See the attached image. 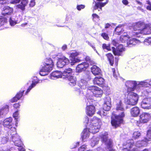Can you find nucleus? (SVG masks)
<instances>
[{"label": "nucleus", "mask_w": 151, "mask_h": 151, "mask_svg": "<svg viewBox=\"0 0 151 151\" xmlns=\"http://www.w3.org/2000/svg\"><path fill=\"white\" fill-rule=\"evenodd\" d=\"M148 84L149 83L147 82L146 81H144L138 82L137 86H138V87L141 86L145 87V88L148 86Z\"/></svg>", "instance_id": "obj_35"}, {"label": "nucleus", "mask_w": 151, "mask_h": 151, "mask_svg": "<svg viewBox=\"0 0 151 151\" xmlns=\"http://www.w3.org/2000/svg\"><path fill=\"white\" fill-rule=\"evenodd\" d=\"M108 134L107 132H104L101 133L100 134V136L102 142L107 145L109 149H110L111 147L112 141L111 139L108 138Z\"/></svg>", "instance_id": "obj_4"}, {"label": "nucleus", "mask_w": 151, "mask_h": 151, "mask_svg": "<svg viewBox=\"0 0 151 151\" xmlns=\"http://www.w3.org/2000/svg\"><path fill=\"white\" fill-rule=\"evenodd\" d=\"M86 113L87 115L91 116L94 113V106L92 105L88 106L86 108Z\"/></svg>", "instance_id": "obj_22"}, {"label": "nucleus", "mask_w": 151, "mask_h": 151, "mask_svg": "<svg viewBox=\"0 0 151 151\" xmlns=\"http://www.w3.org/2000/svg\"><path fill=\"white\" fill-rule=\"evenodd\" d=\"M147 142L148 141L145 139L144 141L142 140L141 141H138L135 143V145H134L133 140H127L124 144V146L126 147H124V148L127 149L129 147L130 148L132 147L135 148V147H139L146 145V144Z\"/></svg>", "instance_id": "obj_2"}, {"label": "nucleus", "mask_w": 151, "mask_h": 151, "mask_svg": "<svg viewBox=\"0 0 151 151\" xmlns=\"http://www.w3.org/2000/svg\"><path fill=\"white\" fill-rule=\"evenodd\" d=\"M145 25L146 24L144 22H142L137 23L133 28L134 30L133 32H138L139 30H142L143 28L145 27Z\"/></svg>", "instance_id": "obj_16"}, {"label": "nucleus", "mask_w": 151, "mask_h": 151, "mask_svg": "<svg viewBox=\"0 0 151 151\" xmlns=\"http://www.w3.org/2000/svg\"><path fill=\"white\" fill-rule=\"evenodd\" d=\"M88 78V75L86 74L83 76V78L81 80V82L83 84H86L87 83V80Z\"/></svg>", "instance_id": "obj_37"}, {"label": "nucleus", "mask_w": 151, "mask_h": 151, "mask_svg": "<svg viewBox=\"0 0 151 151\" xmlns=\"http://www.w3.org/2000/svg\"><path fill=\"white\" fill-rule=\"evenodd\" d=\"M140 112L139 108L137 106L132 108L130 111L131 116L134 117L137 116L139 114Z\"/></svg>", "instance_id": "obj_19"}, {"label": "nucleus", "mask_w": 151, "mask_h": 151, "mask_svg": "<svg viewBox=\"0 0 151 151\" xmlns=\"http://www.w3.org/2000/svg\"><path fill=\"white\" fill-rule=\"evenodd\" d=\"M44 63L47 65H50V66L54 65V63L50 58H47L45 62Z\"/></svg>", "instance_id": "obj_40"}, {"label": "nucleus", "mask_w": 151, "mask_h": 151, "mask_svg": "<svg viewBox=\"0 0 151 151\" xmlns=\"http://www.w3.org/2000/svg\"><path fill=\"white\" fill-rule=\"evenodd\" d=\"M24 91V90H20L17 92L15 96L11 99L10 102L11 103L16 102L20 99L22 97Z\"/></svg>", "instance_id": "obj_15"}, {"label": "nucleus", "mask_w": 151, "mask_h": 151, "mask_svg": "<svg viewBox=\"0 0 151 151\" xmlns=\"http://www.w3.org/2000/svg\"><path fill=\"white\" fill-rule=\"evenodd\" d=\"M125 143H124L123 145V150H124L125 149H126L124 148V147H126L124 146ZM126 149L128 150V151H137V148H135L134 147H132L130 148L129 147L127 149Z\"/></svg>", "instance_id": "obj_46"}, {"label": "nucleus", "mask_w": 151, "mask_h": 151, "mask_svg": "<svg viewBox=\"0 0 151 151\" xmlns=\"http://www.w3.org/2000/svg\"><path fill=\"white\" fill-rule=\"evenodd\" d=\"M116 109L118 111H122L119 115L115 116L113 115L111 117V124L112 125L116 128L119 127L120 124L123 122V119L125 116L124 112V109L123 108V105L121 101L116 104Z\"/></svg>", "instance_id": "obj_1"}, {"label": "nucleus", "mask_w": 151, "mask_h": 151, "mask_svg": "<svg viewBox=\"0 0 151 151\" xmlns=\"http://www.w3.org/2000/svg\"><path fill=\"white\" fill-rule=\"evenodd\" d=\"M122 25H119L116 27L115 29L116 34L120 35L122 34H125L127 31L122 28Z\"/></svg>", "instance_id": "obj_21"}, {"label": "nucleus", "mask_w": 151, "mask_h": 151, "mask_svg": "<svg viewBox=\"0 0 151 151\" xmlns=\"http://www.w3.org/2000/svg\"><path fill=\"white\" fill-rule=\"evenodd\" d=\"M35 0H31L29 4V6L31 7H33L35 5Z\"/></svg>", "instance_id": "obj_56"}, {"label": "nucleus", "mask_w": 151, "mask_h": 151, "mask_svg": "<svg viewBox=\"0 0 151 151\" xmlns=\"http://www.w3.org/2000/svg\"><path fill=\"white\" fill-rule=\"evenodd\" d=\"M140 43V42L139 40L135 38H133L130 39L129 41L127 42V44L128 46L130 47L131 45H135L137 44Z\"/></svg>", "instance_id": "obj_27"}, {"label": "nucleus", "mask_w": 151, "mask_h": 151, "mask_svg": "<svg viewBox=\"0 0 151 151\" xmlns=\"http://www.w3.org/2000/svg\"><path fill=\"white\" fill-rule=\"evenodd\" d=\"M141 107L144 109H151V98H144L141 103Z\"/></svg>", "instance_id": "obj_6"}, {"label": "nucleus", "mask_w": 151, "mask_h": 151, "mask_svg": "<svg viewBox=\"0 0 151 151\" xmlns=\"http://www.w3.org/2000/svg\"><path fill=\"white\" fill-rule=\"evenodd\" d=\"M50 77L52 79H54L55 78L63 77V76H62V73H61L60 71H55L51 73Z\"/></svg>", "instance_id": "obj_23"}, {"label": "nucleus", "mask_w": 151, "mask_h": 151, "mask_svg": "<svg viewBox=\"0 0 151 151\" xmlns=\"http://www.w3.org/2000/svg\"><path fill=\"white\" fill-rule=\"evenodd\" d=\"M8 141V139L6 137H3L1 139V142L3 144L6 143Z\"/></svg>", "instance_id": "obj_51"}, {"label": "nucleus", "mask_w": 151, "mask_h": 151, "mask_svg": "<svg viewBox=\"0 0 151 151\" xmlns=\"http://www.w3.org/2000/svg\"><path fill=\"white\" fill-rule=\"evenodd\" d=\"M147 4L146 9L148 10L151 11V3L149 1H148Z\"/></svg>", "instance_id": "obj_52"}, {"label": "nucleus", "mask_w": 151, "mask_h": 151, "mask_svg": "<svg viewBox=\"0 0 151 151\" xmlns=\"http://www.w3.org/2000/svg\"><path fill=\"white\" fill-rule=\"evenodd\" d=\"M104 82V80L102 77V76H95V85L101 87Z\"/></svg>", "instance_id": "obj_18"}, {"label": "nucleus", "mask_w": 151, "mask_h": 151, "mask_svg": "<svg viewBox=\"0 0 151 151\" xmlns=\"http://www.w3.org/2000/svg\"><path fill=\"white\" fill-rule=\"evenodd\" d=\"M102 47L104 49H106L108 50H109L110 49L109 45H106V44H104L103 45Z\"/></svg>", "instance_id": "obj_50"}, {"label": "nucleus", "mask_w": 151, "mask_h": 151, "mask_svg": "<svg viewBox=\"0 0 151 151\" xmlns=\"http://www.w3.org/2000/svg\"><path fill=\"white\" fill-rule=\"evenodd\" d=\"M104 103L103 105V109L106 111H109L111 106V100L108 96H106L104 99Z\"/></svg>", "instance_id": "obj_8"}, {"label": "nucleus", "mask_w": 151, "mask_h": 151, "mask_svg": "<svg viewBox=\"0 0 151 151\" xmlns=\"http://www.w3.org/2000/svg\"><path fill=\"white\" fill-rule=\"evenodd\" d=\"M122 3L126 6L129 3L127 0H122Z\"/></svg>", "instance_id": "obj_58"}, {"label": "nucleus", "mask_w": 151, "mask_h": 151, "mask_svg": "<svg viewBox=\"0 0 151 151\" xmlns=\"http://www.w3.org/2000/svg\"><path fill=\"white\" fill-rule=\"evenodd\" d=\"M67 48V46L66 45H63L62 47V49L63 50H65Z\"/></svg>", "instance_id": "obj_61"}, {"label": "nucleus", "mask_w": 151, "mask_h": 151, "mask_svg": "<svg viewBox=\"0 0 151 151\" xmlns=\"http://www.w3.org/2000/svg\"><path fill=\"white\" fill-rule=\"evenodd\" d=\"M69 63L68 59L64 56L58 58V61L57 63V66L59 68H62Z\"/></svg>", "instance_id": "obj_9"}, {"label": "nucleus", "mask_w": 151, "mask_h": 151, "mask_svg": "<svg viewBox=\"0 0 151 151\" xmlns=\"http://www.w3.org/2000/svg\"><path fill=\"white\" fill-rule=\"evenodd\" d=\"M103 93V91L101 88L95 86V97H100L102 96Z\"/></svg>", "instance_id": "obj_30"}, {"label": "nucleus", "mask_w": 151, "mask_h": 151, "mask_svg": "<svg viewBox=\"0 0 151 151\" xmlns=\"http://www.w3.org/2000/svg\"><path fill=\"white\" fill-rule=\"evenodd\" d=\"M101 36L105 40H108L109 39V37L107 34L105 33H103L101 35Z\"/></svg>", "instance_id": "obj_47"}, {"label": "nucleus", "mask_w": 151, "mask_h": 151, "mask_svg": "<svg viewBox=\"0 0 151 151\" xmlns=\"http://www.w3.org/2000/svg\"><path fill=\"white\" fill-rule=\"evenodd\" d=\"M19 115V113L18 112V111H17L13 113V117L16 119L17 117Z\"/></svg>", "instance_id": "obj_53"}, {"label": "nucleus", "mask_w": 151, "mask_h": 151, "mask_svg": "<svg viewBox=\"0 0 151 151\" xmlns=\"http://www.w3.org/2000/svg\"><path fill=\"white\" fill-rule=\"evenodd\" d=\"M89 65L85 62H83L78 65L76 68L77 72L79 73L86 70L88 67Z\"/></svg>", "instance_id": "obj_12"}, {"label": "nucleus", "mask_w": 151, "mask_h": 151, "mask_svg": "<svg viewBox=\"0 0 151 151\" xmlns=\"http://www.w3.org/2000/svg\"><path fill=\"white\" fill-rule=\"evenodd\" d=\"M20 106L19 103H16L13 104V107L14 108L17 109L19 108Z\"/></svg>", "instance_id": "obj_55"}, {"label": "nucleus", "mask_w": 151, "mask_h": 151, "mask_svg": "<svg viewBox=\"0 0 151 151\" xmlns=\"http://www.w3.org/2000/svg\"><path fill=\"white\" fill-rule=\"evenodd\" d=\"M138 82L135 81H128L126 83V85L127 87L128 92L133 91L137 86Z\"/></svg>", "instance_id": "obj_7"}, {"label": "nucleus", "mask_w": 151, "mask_h": 151, "mask_svg": "<svg viewBox=\"0 0 151 151\" xmlns=\"http://www.w3.org/2000/svg\"><path fill=\"white\" fill-rule=\"evenodd\" d=\"M13 9L8 6H4L3 8L2 14L4 16L6 15H10L13 13Z\"/></svg>", "instance_id": "obj_17"}, {"label": "nucleus", "mask_w": 151, "mask_h": 151, "mask_svg": "<svg viewBox=\"0 0 151 151\" xmlns=\"http://www.w3.org/2000/svg\"><path fill=\"white\" fill-rule=\"evenodd\" d=\"M28 2H27V1H22L20 4H18L17 5L16 7L17 8L23 11L25 9V7L28 4Z\"/></svg>", "instance_id": "obj_26"}, {"label": "nucleus", "mask_w": 151, "mask_h": 151, "mask_svg": "<svg viewBox=\"0 0 151 151\" xmlns=\"http://www.w3.org/2000/svg\"><path fill=\"white\" fill-rule=\"evenodd\" d=\"M85 7V6L84 5L81 4L78 5L77 6V9L79 11L81 10V9H83Z\"/></svg>", "instance_id": "obj_49"}, {"label": "nucleus", "mask_w": 151, "mask_h": 151, "mask_svg": "<svg viewBox=\"0 0 151 151\" xmlns=\"http://www.w3.org/2000/svg\"><path fill=\"white\" fill-rule=\"evenodd\" d=\"M145 139L148 141H151V128L147 132V137Z\"/></svg>", "instance_id": "obj_38"}, {"label": "nucleus", "mask_w": 151, "mask_h": 151, "mask_svg": "<svg viewBox=\"0 0 151 151\" xmlns=\"http://www.w3.org/2000/svg\"><path fill=\"white\" fill-rule=\"evenodd\" d=\"M35 86V83H32L31 85L29 86L26 92L25 93L26 94H27L30 91L31 89Z\"/></svg>", "instance_id": "obj_45"}, {"label": "nucleus", "mask_w": 151, "mask_h": 151, "mask_svg": "<svg viewBox=\"0 0 151 151\" xmlns=\"http://www.w3.org/2000/svg\"><path fill=\"white\" fill-rule=\"evenodd\" d=\"M79 54L78 52L76 51H74L70 53V56L73 58H75V57L79 55Z\"/></svg>", "instance_id": "obj_43"}, {"label": "nucleus", "mask_w": 151, "mask_h": 151, "mask_svg": "<svg viewBox=\"0 0 151 151\" xmlns=\"http://www.w3.org/2000/svg\"><path fill=\"white\" fill-rule=\"evenodd\" d=\"M111 26V24H110L109 23H107L105 24V28L106 29L107 28H108L110 27Z\"/></svg>", "instance_id": "obj_62"}, {"label": "nucleus", "mask_w": 151, "mask_h": 151, "mask_svg": "<svg viewBox=\"0 0 151 151\" xmlns=\"http://www.w3.org/2000/svg\"><path fill=\"white\" fill-rule=\"evenodd\" d=\"M102 76L101 71L98 67L95 65V76Z\"/></svg>", "instance_id": "obj_36"}, {"label": "nucleus", "mask_w": 151, "mask_h": 151, "mask_svg": "<svg viewBox=\"0 0 151 151\" xmlns=\"http://www.w3.org/2000/svg\"><path fill=\"white\" fill-rule=\"evenodd\" d=\"M20 0H12L11 3L13 4H16L19 3Z\"/></svg>", "instance_id": "obj_57"}, {"label": "nucleus", "mask_w": 151, "mask_h": 151, "mask_svg": "<svg viewBox=\"0 0 151 151\" xmlns=\"http://www.w3.org/2000/svg\"><path fill=\"white\" fill-rule=\"evenodd\" d=\"M151 118L150 114L146 112H143L140 116V122L142 123H146Z\"/></svg>", "instance_id": "obj_13"}, {"label": "nucleus", "mask_w": 151, "mask_h": 151, "mask_svg": "<svg viewBox=\"0 0 151 151\" xmlns=\"http://www.w3.org/2000/svg\"><path fill=\"white\" fill-rule=\"evenodd\" d=\"M112 49L113 52L115 55H121L122 53L124 51V48L121 44L118 45L116 48L112 47Z\"/></svg>", "instance_id": "obj_10"}, {"label": "nucleus", "mask_w": 151, "mask_h": 151, "mask_svg": "<svg viewBox=\"0 0 151 151\" xmlns=\"http://www.w3.org/2000/svg\"><path fill=\"white\" fill-rule=\"evenodd\" d=\"M94 65H93L91 68V70L92 73L94 75Z\"/></svg>", "instance_id": "obj_60"}, {"label": "nucleus", "mask_w": 151, "mask_h": 151, "mask_svg": "<svg viewBox=\"0 0 151 151\" xmlns=\"http://www.w3.org/2000/svg\"><path fill=\"white\" fill-rule=\"evenodd\" d=\"M12 117L7 118L4 120L3 122V125L4 127H7L10 129L9 132H11L12 130L11 129L12 128Z\"/></svg>", "instance_id": "obj_11"}, {"label": "nucleus", "mask_w": 151, "mask_h": 151, "mask_svg": "<svg viewBox=\"0 0 151 151\" xmlns=\"http://www.w3.org/2000/svg\"><path fill=\"white\" fill-rule=\"evenodd\" d=\"M131 32L129 30L127 31L126 33V34H123L122 35L120 38V41L122 42H125L127 40L131 37H132L133 36H135V35H133L132 36H131L130 34H132V32Z\"/></svg>", "instance_id": "obj_14"}, {"label": "nucleus", "mask_w": 151, "mask_h": 151, "mask_svg": "<svg viewBox=\"0 0 151 151\" xmlns=\"http://www.w3.org/2000/svg\"><path fill=\"white\" fill-rule=\"evenodd\" d=\"M141 135V133L139 132H135L133 134V137L135 139L138 138Z\"/></svg>", "instance_id": "obj_42"}, {"label": "nucleus", "mask_w": 151, "mask_h": 151, "mask_svg": "<svg viewBox=\"0 0 151 151\" xmlns=\"http://www.w3.org/2000/svg\"><path fill=\"white\" fill-rule=\"evenodd\" d=\"M110 65H112L114 64V58L113 55L111 53H108L106 55Z\"/></svg>", "instance_id": "obj_34"}, {"label": "nucleus", "mask_w": 151, "mask_h": 151, "mask_svg": "<svg viewBox=\"0 0 151 151\" xmlns=\"http://www.w3.org/2000/svg\"><path fill=\"white\" fill-rule=\"evenodd\" d=\"M132 33V35L130 34L131 36L133 35H137L140 34L143 35L149 34L151 33V27L148 24H146L145 27L143 28L142 30H139L138 32H133Z\"/></svg>", "instance_id": "obj_5"}, {"label": "nucleus", "mask_w": 151, "mask_h": 151, "mask_svg": "<svg viewBox=\"0 0 151 151\" xmlns=\"http://www.w3.org/2000/svg\"><path fill=\"white\" fill-rule=\"evenodd\" d=\"M85 60L87 62H89L90 63L91 62V60L90 58L88 56H86L85 58Z\"/></svg>", "instance_id": "obj_59"}, {"label": "nucleus", "mask_w": 151, "mask_h": 151, "mask_svg": "<svg viewBox=\"0 0 151 151\" xmlns=\"http://www.w3.org/2000/svg\"><path fill=\"white\" fill-rule=\"evenodd\" d=\"M43 72H45L44 71H41V69L40 70V73H39L42 76H44L46 74H43Z\"/></svg>", "instance_id": "obj_64"}, {"label": "nucleus", "mask_w": 151, "mask_h": 151, "mask_svg": "<svg viewBox=\"0 0 151 151\" xmlns=\"http://www.w3.org/2000/svg\"><path fill=\"white\" fill-rule=\"evenodd\" d=\"M68 79L69 82V84L71 86H73L76 84V81L75 78L73 76H70V77L67 78Z\"/></svg>", "instance_id": "obj_32"}, {"label": "nucleus", "mask_w": 151, "mask_h": 151, "mask_svg": "<svg viewBox=\"0 0 151 151\" xmlns=\"http://www.w3.org/2000/svg\"><path fill=\"white\" fill-rule=\"evenodd\" d=\"M44 65L42 67L41 69V71L49 72L52 70L54 66H50V65H47L45 63Z\"/></svg>", "instance_id": "obj_29"}, {"label": "nucleus", "mask_w": 151, "mask_h": 151, "mask_svg": "<svg viewBox=\"0 0 151 151\" xmlns=\"http://www.w3.org/2000/svg\"><path fill=\"white\" fill-rule=\"evenodd\" d=\"M145 44L148 45L147 43L150 44L151 43V38H149L148 39H145L144 41Z\"/></svg>", "instance_id": "obj_48"}, {"label": "nucleus", "mask_w": 151, "mask_h": 151, "mask_svg": "<svg viewBox=\"0 0 151 151\" xmlns=\"http://www.w3.org/2000/svg\"><path fill=\"white\" fill-rule=\"evenodd\" d=\"M112 43L113 45L116 47L119 45L117 41L116 40H113L112 41Z\"/></svg>", "instance_id": "obj_54"}, {"label": "nucleus", "mask_w": 151, "mask_h": 151, "mask_svg": "<svg viewBox=\"0 0 151 151\" xmlns=\"http://www.w3.org/2000/svg\"><path fill=\"white\" fill-rule=\"evenodd\" d=\"M73 73V70L68 68L66 69L62 73V76L64 78H67L70 76Z\"/></svg>", "instance_id": "obj_20"}, {"label": "nucleus", "mask_w": 151, "mask_h": 151, "mask_svg": "<svg viewBox=\"0 0 151 151\" xmlns=\"http://www.w3.org/2000/svg\"><path fill=\"white\" fill-rule=\"evenodd\" d=\"M145 90L148 93L151 92V79L149 82L148 86L145 88Z\"/></svg>", "instance_id": "obj_41"}, {"label": "nucleus", "mask_w": 151, "mask_h": 151, "mask_svg": "<svg viewBox=\"0 0 151 151\" xmlns=\"http://www.w3.org/2000/svg\"><path fill=\"white\" fill-rule=\"evenodd\" d=\"M0 110L4 115L7 114L9 111V106L6 105L2 107Z\"/></svg>", "instance_id": "obj_33"}, {"label": "nucleus", "mask_w": 151, "mask_h": 151, "mask_svg": "<svg viewBox=\"0 0 151 151\" xmlns=\"http://www.w3.org/2000/svg\"><path fill=\"white\" fill-rule=\"evenodd\" d=\"M108 2V0H107L106 2L102 3L100 2H98L95 4V10H98L99 11L102 10V7L104 6Z\"/></svg>", "instance_id": "obj_24"}, {"label": "nucleus", "mask_w": 151, "mask_h": 151, "mask_svg": "<svg viewBox=\"0 0 151 151\" xmlns=\"http://www.w3.org/2000/svg\"><path fill=\"white\" fill-rule=\"evenodd\" d=\"M95 119L97 121V122L95 123V133L99 131V129L102 124V122L100 119Z\"/></svg>", "instance_id": "obj_31"}, {"label": "nucleus", "mask_w": 151, "mask_h": 151, "mask_svg": "<svg viewBox=\"0 0 151 151\" xmlns=\"http://www.w3.org/2000/svg\"><path fill=\"white\" fill-rule=\"evenodd\" d=\"M112 72H113V76L114 77L117 79V78L119 76V73L118 72H116L115 69L113 68L112 69Z\"/></svg>", "instance_id": "obj_44"}, {"label": "nucleus", "mask_w": 151, "mask_h": 151, "mask_svg": "<svg viewBox=\"0 0 151 151\" xmlns=\"http://www.w3.org/2000/svg\"><path fill=\"white\" fill-rule=\"evenodd\" d=\"M14 134H12V135H13ZM12 137L13 140L14 141V144L16 146L19 147H21L23 145L22 142L19 138H18L17 140H16L15 136H12Z\"/></svg>", "instance_id": "obj_28"}, {"label": "nucleus", "mask_w": 151, "mask_h": 151, "mask_svg": "<svg viewBox=\"0 0 151 151\" xmlns=\"http://www.w3.org/2000/svg\"><path fill=\"white\" fill-rule=\"evenodd\" d=\"M139 96L136 93L131 92L128 93L127 99L125 100L127 104L134 106L136 105L138 101Z\"/></svg>", "instance_id": "obj_3"}, {"label": "nucleus", "mask_w": 151, "mask_h": 151, "mask_svg": "<svg viewBox=\"0 0 151 151\" xmlns=\"http://www.w3.org/2000/svg\"><path fill=\"white\" fill-rule=\"evenodd\" d=\"M89 134L90 131L87 128L84 129L81 133V137L82 140L83 141L84 139L88 138L89 136Z\"/></svg>", "instance_id": "obj_25"}, {"label": "nucleus", "mask_w": 151, "mask_h": 151, "mask_svg": "<svg viewBox=\"0 0 151 151\" xmlns=\"http://www.w3.org/2000/svg\"><path fill=\"white\" fill-rule=\"evenodd\" d=\"M7 22V19L6 18L0 16V27L3 26Z\"/></svg>", "instance_id": "obj_39"}, {"label": "nucleus", "mask_w": 151, "mask_h": 151, "mask_svg": "<svg viewBox=\"0 0 151 151\" xmlns=\"http://www.w3.org/2000/svg\"><path fill=\"white\" fill-rule=\"evenodd\" d=\"M21 147L18 148L19 151H25V150L24 148L22 147Z\"/></svg>", "instance_id": "obj_63"}]
</instances>
